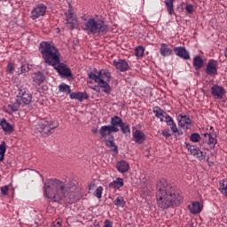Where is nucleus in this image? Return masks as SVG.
<instances>
[{"instance_id": "obj_1", "label": "nucleus", "mask_w": 227, "mask_h": 227, "mask_svg": "<svg viewBox=\"0 0 227 227\" xmlns=\"http://www.w3.org/2000/svg\"><path fill=\"white\" fill-rule=\"evenodd\" d=\"M39 51L44 62L64 77H72V70L67 65L61 63V53L54 43L50 42H42L39 45Z\"/></svg>"}, {"instance_id": "obj_47", "label": "nucleus", "mask_w": 227, "mask_h": 227, "mask_svg": "<svg viewBox=\"0 0 227 227\" xmlns=\"http://www.w3.org/2000/svg\"><path fill=\"white\" fill-rule=\"evenodd\" d=\"M4 160V154H0V162Z\"/></svg>"}, {"instance_id": "obj_14", "label": "nucleus", "mask_w": 227, "mask_h": 227, "mask_svg": "<svg viewBox=\"0 0 227 227\" xmlns=\"http://www.w3.org/2000/svg\"><path fill=\"white\" fill-rule=\"evenodd\" d=\"M174 52L176 56L181 58V59H191V53L185 49V47L177 46L174 48Z\"/></svg>"}, {"instance_id": "obj_50", "label": "nucleus", "mask_w": 227, "mask_h": 227, "mask_svg": "<svg viewBox=\"0 0 227 227\" xmlns=\"http://www.w3.org/2000/svg\"><path fill=\"white\" fill-rule=\"evenodd\" d=\"M209 166H214V162H210V163H209Z\"/></svg>"}, {"instance_id": "obj_27", "label": "nucleus", "mask_w": 227, "mask_h": 227, "mask_svg": "<svg viewBox=\"0 0 227 227\" xmlns=\"http://www.w3.org/2000/svg\"><path fill=\"white\" fill-rule=\"evenodd\" d=\"M204 64H205V62L203 61V59L201 57H200V55H196L193 58L192 65H193L195 70H201V68H203Z\"/></svg>"}, {"instance_id": "obj_12", "label": "nucleus", "mask_w": 227, "mask_h": 227, "mask_svg": "<svg viewBox=\"0 0 227 227\" xmlns=\"http://www.w3.org/2000/svg\"><path fill=\"white\" fill-rule=\"evenodd\" d=\"M187 150L190 152L193 157H196L199 159V160H203L205 159V154L200 148H198L196 145H192L191 144L185 143Z\"/></svg>"}, {"instance_id": "obj_41", "label": "nucleus", "mask_w": 227, "mask_h": 227, "mask_svg": "<svg viewBox=\"0 0 227 227\" xmlns=\"http://www.w3.org/2000/svg\"><path fill=\"white\" fill-rule=\"evenodd\" d=\"M185 11L186 13H192L194 12V6L192 4H186Z\"/></svg>"}, {"instance_id": "obj_6", "label": "nucleus", "mask_w": 227, "mask_h": 227, "mask_svg": "<svg viewBox=\"0 0 227 227\" xmlns=\"http://www.w3.org/2000/svg\"><path fill=\"white\" fill-rule=\"evenodd\" d=\"M52 123V121L39 119L35 121L34 128L44 137H49V136L52 134L53 130L58 129V125L54 126Z\"/></svg>"}, {"instance_id": "obj_13", "label": "nucleus", "mask_w": 227, "mask_h": 227, "mask_svg": "<svg viewBox=\"0 0 227 227\" xmlns=\"http://www.w3.org/2000/svg\"><path fill=\"white\" fill-rule=\"evenodd\" d=\"M177 121L179 127H181L182 129H186V130H188V129H191L189 125H192V120H191V117H189V115L181 114L177 116Z\"/></svg>"}, {"instance_id": "obj_37", "label": "nucleus", "mask_w": 227, "mask_h": 227, "mask_svg": "<svg viewBox=\"0 0 227 227\" xmlns=\"http://www.w3.org/2000/svg\"><path fill=\"white\" fill-rule=\"evenodd\" d=\"M200 139H201L200 133H192L190 136V141H192V143H199Z\"/></svg>"}, {"instance_id": "obj_9", "label": "nucleus", "mask_w": 227, "mask_h": 227, "mask_svg": "<svg viewBox=\"0 0 227 227\" xmlns=\"http://www.w3.org/2000/svg\"><path fill=\"white\" fill-rule=\"evenodd\" d=\"M219 69V62L215 59H209L207 65L206 67V74L207 75H210L211 77H215L217 75V70Z\"/></svg>"}, {"instance_id": "obj_26", "label": "nucleus", "mask_w": 227, "mask_h": 227, "mask_svg": "<svg viewBox=\"0 0 227 227\" xmlns=\"http://www.w3.org/2000/svg\"><path fill=\"white\" fill-rule=\"evenodd\" d=\"M95 77L97 79H102V81H107L108 82H111V73L107 70H101L98 73V74H95Z\"/></svg>"}, {"instance_id": "obj_43", "label": "nucleus", "mask_w": 227, "mask_h": 227, "mask_svg": "<svg viewBox=\"0 0 227 227\" xmlns=\"http://www.w3.org/2000/svg\"><path fill=\"white\" fill-rule=\"evenodd\" d=\"M8 185H5L4 187L1 188V192L3 194V196H6L8 194Z\"/></svg>"}, {"instance_id": "obj_15", "label": "nucleus", "mask_w": 227, "mask_h": 227, "mask_svg": "<svg viewBox=\"0 0 227 227\" xmlns=\"http://www.w3.org/2000/svg\"><path fill=\"white\" fill-rule=\"evenodd\" d=\"M217 136L214 133H204L203 143H207L210 148H215L217 145Z\"/></svg>"}, {"instance_id": "obj_25", "label": "nucleus", "mask_w": 227, "mask_h": 227, "mask_svg": "<svg viewBox=\"0 0 227 227\" xmlns=\"http://www.w3.org/2000/svg\"><path fill=\"white\" fill-rule=\"evenodd\" d=\"M0 125L5 134H12L15 130L13 125L10 124L4 118L1 119Z\"/></svg>"}, {"instance_id": "obj_7", "label": "nucleus", "mask_w": 227, "mask_h": 227, "mask_svg": "<svg viewBox=\"0 0 227 227\" xmlns=\"http://www.w3.org/2000/svg\"><path fill=\"white\" fill-rule=\"evenodd\" d=\"M88 75L89 79H91V81L97 82L98 86L103 90L104 93L106 95H111V85H109L108 81L95 77L94 73H89Z\"/></svg>"}, {"instance_id": "obj_21", "label": "nucleus", "mask_w": 227, "mask_h": 227, "mask_svg": "<svg viewBox=\"0 0 227 227\" xmlns=\"http://www.w3.org/2000/svg\"><path fill=\"white\" fill-rule=\"evenodd\" d=\"M188 210L191 214L196 215V214H200L201 210H203V207H201L199 201H194L188 205Z\"/></svg>"}, {"instance_id": "obj_16", "label": "nucleus", "mask_w": 227, "mask_h": 227, "mask_svg": "<svg viewBox=\"0 0 227 227\" xmlns=\"http://www.w3.org/2000/svg\"><path fill=\"white\" fill-rule=\"evenodd\" d=\"M133 140L137 145H143L146 141V135L139 129H137L133 132Z\"/></svg>"}, {"instance_id": "obj_30", "label": "nucleus", "mask_w": 227, "mask_h": 227, "mask_svg": "<svg viewBox=\"0 0 227 227\" xmlns=\"http://www.w3.org/2000/svg\"><path fill=\"white\" fill-rule=\"evenodd\" d=\"M116 168L120 173H127L129 171V163L125 160H121L117 163Z\"/></svg>"}, {"instance_id": "obj_19", "label": "nucleus", "mask_w": 227, "mask_h": 227, "mask_svg": "<svg viewBox=\"0 0 227 227\" xmlns=\"http://www.w3.org/2000/svg\"><path fill=\"white\" fill-rule=\"evenodd\" d=\"M70 98L72 100H78V102H82L83 100H88L90 96L86 91L84 92H73L70 94Z\"/></svg>"}, {"instance_id": "obj_36", "label": "nucleus", "mask_w": 227, "mask_h": 227, "mask_svg": "<svg viewBox=\"0 0 227 227\" xmlns=\"http://www.w3.org/2000/svg\"><path fill=\"white\" fill-rule=\"evenodd\" d=\"M145 55V47L138 46L135 49V56H137V58H141Z\"/></svg>"}, {"instance_id": "obj_44", "label": "nucleus", "mask_w": 227, "mask_h": 227, "mask_svg": "<svg viewBox=\"0 0 227 227\" xmlns=\"http://www.w3.org/2000/svg\"><path fill=\"white\" fill-rule=\"evenodd\" d=\"M27 67L26 66L22 65L20 67V71H18L19 75H20V74H26V72H27Z\"/></svg>"}, {"instance_id": "obj_4", "label": "nucleus", "mask_w": 227, "mask_h": 227, "mask_svg": "<svg viewBox=\"0 0 227 227\" xmlns=\"http://www.w3.org/2000/svg\"><path fill=\"white\" fill-rule=\"evenodd\" d=\"M82 28L88 35H106L107 33V25L104 20L98 18H90L85 20Z\"/></svg>"}, {"instance_id": "obj_34", "label": "nucleus", "mask_w": 227, "mask_h": 227, "mask_svg": "<svg viewBox=\"0 0 227 227\" xmlns=\"http://www.w3.org/2000/svg\"><path fill=\"white\" fill-rule=\"evenodd\" d=\"M59 91H60V93H67V94L72 93V90L65 82H62L60 85H59Z\"/></svg>"}, {"instance_id": "obj_28", "label": "nucleus", "mask_w": 227, "mask_h": 227, "mask_svg": "<svg viewBox=\"0 0 227 227\" xmlns=\"http://www.w3.org/2000/svg\"><path fill=\"white\" fill-rule=\"evenodd\" d=\"M160 53L167 58L168 56H171V54H173V50H171V48H169L167 43H161L160 48Z\"/></svg>"}, {"instance_id": "obj_22", "label": "nucleus", "mask_w": 227, "mask_h": 227, "mask_svg": "<svg viewBox=\"0 0 227 227\" xmlns=\"http://www.w3.org/2000/svg\"><path fill=\"white\" fill-rule=\"evenodd\" d=\"M153 113L156 118H159L160 121H165L164 119L166 120V116H169V114H167L160 106H154L153 108Z\"/></svg>"}, {"instance_id": "obj_17", "label": "nucleus", "mask_w": 227, "mask_h": 227, "mask_svg": "<svg viewBox=\"0 0 227 227\" xmlns=\"http://www.w3.org/2000/svg\"><path fill=\"white\" fill-rule=\"evenodd\" d=\"M33 82L36 84V86H41L45 82V74L42 73V71L35 72L32 74Z\"/></svg>"}, {"instance_id": "obj_24", "label": "nucleus", "mask_w": 227, "mask_h": 227, "mask_svg": "<svg viewBox=\"0 0 227 227\" xmlns=\"http://www.w3.org/2000/svg\"><path fill=\"white\" fill-rule=\"evenodd\" d=\"M105 145L110 148L111 152L118 155V145L114 144V137H111L110 139H105Z\"/></svg>"}, {"instance_id": "obj_49", "label": "nucleus", "mask_w": 227, "mask_h": 227, "mask_svg": "<svg viewBox=\"0 0 227 227\" xmlns=\"http://www.w3.org/2000/svg\"><path fill=\"white\" fill-rule=\"evenodd\" d=\"M224 55H225V58H227V48L224 51Z\"/></svg>"}, {"instance_id": "obj_45", "label": "nucleus", "mask_w": 227, "mask_h": 227, "mask_svg": "<svg viewBox=\"0 0 227 227\" xmlns=\"http://www.w3.org/2000/svg\"><path fill=\"white\" fill-rule=\"evenodd\" d=\"M105 227H113V223L109 220L105 221Z\"/></svg>"}, {"instance_id": "obj_3", "label": "nucleus", "mask_w": 227, "mask_h": 227, "mask_svg": "<svg viewBox=\"0 0 227 227\" xmlns=\"http://www.w3.org/2000/svg\"><path fill=\"white\" fill-rule=\"evenodd\" d=\"M77 186L65 184L58 179H50L44 184V194L46 198L55 203H59L68 196V192H75Z\"/></svg>"}, {"instance_id": "obj_39", "label": "nucleus", "mask_w": 227, "mask_h": 227, "mask_svg": "<svg viewBox=\"0 0 227 227\" xmlns=\"http://www.w3.org/2000/svg\"><path fill=\"white\" fill-rule=\"evenodd\" d=\"M103 191H104V187L98 186V187L96 189V191H95L94 196H96V198H98V199L102 198V192H103Z\"/></svg>"}, {"instance_id": "obj_18", "label": "nucleus", "mask_w": 227, "mask_h": 227, "mask_svg": "<svg viewBox=\"0 0 227 227\" xmlns=\"http://www.w3.org/2000/svg\"><path fill=\"white\" fill-rule=\"evenodd\" d=\"M114 65L119 72H127L129 70V63L125 59L114 60Z\"/></svg>"}, {"instance_id": "obj_48", "label": "nucleus", "mask_w": 227, "mask_h": 227, "mask_svg": "<svg viewBox=\"0 0 227 227\" xmlns=\"http://www.w3.org/2000/svg\"><path fill=\"white\" fill-rule=\"evenodd\" d=\"M97 132H98V129H97V128H93L92 129V133L97 134Z\"/></svg>"}, {"instance_id": "obj_46", "label": "nucleus", "mask_w": 227, "mask_h": 227, "mask_svg": "<svg viewBox=\"0 0 227 227\" xmlns=\"http://www.w3.org/2000/svg\"><path fill=\"white\" fill-rule=\"evenodd\" d=\"M90 90L97 91V93H100V87H97V86L90 87Z\"/></svg>"}, {"instance_id": "obj_35", "label": "nucleus", "mask_w": 227, "mask_h": 227, "mask_svg": "<svg viewBox=\"0 0 227 227\" xmlns=\"http://www.w3.org/2000/svg\"><path fill=\"white\" fill-rule=\"evenodd\" d=\"M122 134H130V125L127 122H122L120 126Z\"/></svg>"}, {"instance_id": "obj_38", "label": "nucleus", "mask_w": 227, "mask_h": 227, "mask_svg": "<svg viewBox=\"0 0 227 227\" xmlns=\"http://www.w3.org/2000/svg\"><path fill=\"white\" fill-rule=\"evenodd\" d=\"M7 74H10L11 75L13 74V72H15V67L13 66V63L9 62L6 68Z\"/></svg>"}, {"instance_id": "obj_11", "label": "nucleus", "mask_w": 227, "mask_h": 227, "mask_svg": "<svg viewBox=\"0 0 227 227\" xmlns=\"http://www.w3.org/2000/svg\"><path fill=\"white\" fill-rule=\"evenodd\" d=\"M66 22L67 27H69V29H75V27H77V18L71 10H68V12H66Z\"/></svg>"}, {"instance_id": "obj_5", "label": "nucleus", "mask_w": 227, "mask_h": 227, "mask_svg": "<svg viewBox=\"0 0 227 227\" xmlns=\"http://www.w3.org/2000/svg\"><path fill=\"white\" fill-rule=\"evenodd\" d=\"M31 102H33V94L27 88L20 87L16 96V102L8 105V107L12 113H15L19 111L21 106H29Z\"/></svg>"}, {"instance_id": "obj_51", "label": "nucleus", "mask_w": 227, "mask_h": 227, "mask_svg": "<svg viewBox=\"0 0 227 227\" xmlns=\"http://www.w3.org/2000/svg\"><path fill=\"white\" fill-rule=\"evenodd\" d=\"M57 224H59V226H61V223L58 222Z\"/></svg>"}, {"instance_id": "obj_23", "label": "nucleus", "mask_w": 227, "mask_h": 227, "mask_svg": "<svg viewBox=\"0 0 227 227\" xmlns=\"http://www.w3.org/2000/svg\"><path fill=\"white\" fill-rule=\"evenodd\" d=\"M113 132H114V129H113L109 125L102 126L98 129V133L100 134L101 137H103V139H107V136H111Z\"/></svg>"}, {"instance_id": "obj_8", "label": "nucleus", "mask_w": 227, "mask_h": 227, "mask_svg": "<svg viewBox=\"0 0 227 227\" xmlns=\"http://www.w3.org/2000/svg\"><path fill=\"white\" fill-rule=\"evenodd\" d=\"M46 12H47V5H45V4H39L32 9L31 19L32 20H36V19H40V17H43Z\"/></svg>"}, {"instance_id": "obj_20", "label": "nucleus", "mask_w": 227, "mask_h": 227, "mask_svg": "<svg viewBox=\"0 0 227 227\" xmlns=\"http://www.w3.org/2000/svg\"><path fill=\"white\" fill-rule=\"evenodd\" d=\"M111 125H109L114 132H120V129L118 127H121L123 123V120H121L118 115H114L111 118Z\"/></svg>"}, {"instance_id": "obj_33", "label": "nucleus", "mask_w": 227, "mask_h": 227, "mask_svg": "<svg viewBox=\"0 0 227 227\" xmlns=\"http://www.w3.org/2000/svg\"><path fill=\"white\" fill-rule=\"evenodd\" d=\"M164 3L169 15H173V13H175V6L173 5V0H165Z\"/></svg>"}, {"instance_id": "obj_2", "label": "nucleus", "mask_w": 227, "mask_h": 227, "mask_svg": "<svg viewBox=\"0 0 227 227\" xmlns=\"http://www.w3.org/2000/svg\"><path fill=\"white\" fill-rule=\"evenodd\" d=\"M156 187V201L160 208L165 210L170 207H178L184 201L180 192H176V188L168 184L166 179L158 181Z\"/></svg>"}, {"instance_id": "obj_32", "label": "nucleus", "mask_w": 227, "mask_h": 227, "mask_svg": "<svg viewBox=\"0 0 227 227\" xmlns=\"http://www.w3.org/2000/svg\"><path fill=\"white\" fill-rule=\"evenodd\" d=\"M114 205L120 208H124L125 205H127V202H125V199L123 197L119 196L114 200Z\"/></svg>"}, {"instance_id": "obj_29", "label": "nucleus", "mask_w": 227, "mask_h": 227, "mask_svg": "<svg viewBox=\"0 0 227 227\" xmlns=\"http://www.w3.org/2000/svg\"><path fill=\"white\" fill-rule=\"evenodd\" d=\"M167 125L170 127V129L174 134H176L178 132V128L176 127V123H175V121H173V118L169 115H166V121Z\"/></svg>"}, {"instance_id": "obj_42", "label": "nucleus", "mask_w": 227, "mask_h": 227, "mask_svg": "<svg viewBox=\"0 0 227 227\" xmlns=\"http://www.w3.org/2000/svg\"><path fill=\"white\" fill-rule=\"evenodd\" d=\"M162 136L167 138L171 137V131L169 129H164L162 131Z\"/></svg>"}, {"instance_id": "obj_40", "label": "nucleus", "mask_w": 227, "mask_h": 227, "mask_svg": "<svg viewBox=\"0 0 227 227\" xmlns=\"http://www.w3.org/2000/svg\"><path fill=\"white\" fill-rule=\"evenodd\" d=\"M6 153V143L4 141L0 145V155H4Z\"/></svg>"}, {"instance_id": "obj_10", "label": "nucleus", "mask_w": 227, "mask_h": 227, "mask_svg": "<svg viewBox=\"0 0 227 227\" xmlns=\"http://www.w3.org/2000/svg\"><path fill=\"white\" fill-rule=\"evenodd\" d=\"M211 95L216 100H223L226 95V90H224V87L215 84L211 87Z\"/></svg>"}, {"instance_id": "obj_31", "label": "nucleus", "mask_w": 227, "mask_h": 227, "mask_svg": "<svg viewBox=\"0 0 227 227\" xmlns=\"http://www.w3.org/2000/svg\"><path fill=\"white\" fill-rule=\"evenodd\" d=\"M123 179L121 177H117L116 180L109 184V187H111V189H120L121 187H123Z\"/></svg>"}]
</instances>
